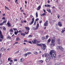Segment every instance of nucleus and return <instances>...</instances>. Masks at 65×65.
<instances>
[{"mask_svg": "<svg viewBox=\"0 0 65 65\" xmlns=\"http://www.w3.org/2000/svg\"><path fill=\"white\" fill-rule=\"evenodd\" d=\"M32 21L34 22V18H33L32 19Z\"/></svg>", "mask_w": 65, "mask_h": 65, "instance_id": "a19ab883", "label": "nucleus"}, {"mask_svg": "<svg viewBox=\"0 0 65 65\" xmlns=\"http://www.w3.org/2000/svg\"><path fill=\"white\" fill-rule=\"evenodd\" d=\"M3 30H5V31L6 30V28H5V27L4 26H3Z\"/></svg>", "mask_w": 65, "mask_h": 65, "instance_id": "c85d7f7f", "label": "nucleus"}, {"mask_svg": "<svg viewBox=\"0 0 65 65\" xmlns=\"http://www.w3.org/2000/svg\"><path fill=\"white\" fill-rule=\"evenodd\" d=\"M17 43H18V42H16L14 43V44H17Z\"/></svg>", "mask_w": 65, "mask_h": 65, "instance_id": "bf43d9fd", "label": "nucleus"}, {"mask_svg": "<svg viewBox=\"0 0 65 65\" xmlns=\"http://www.w3.org/2000/svg\"><path fill=\"white\" fill-rule=\"evenodd\" d=\"M19 53V51H16L15 52L14 54H18Z\"/></svg>", "mask_w": 65, "mask_h": 65, "instance_id": "a878e982", "label": "nucleus"}, {"mask_svg": "<svg viewBox=\"0 0 65 65\" xmlns=\"http://www.w3.org/2000/svg\"><path fill=\"white\" fill-rule=\"evenodd\" d=\"M27 54H28V55H30L31 54V53L30 52H28L27 53Z\"/></svg>", "mask_w": 65, "mask_h": 65, "instance_id": "58836bf2", "label": "nucleus"}, {"mask_svg": "<svg viewBox=\"0 0 65 65\" xmlns=\"http://www.w3.org/2000/svg\"><path fill=\"white\" fill-rule=\"evenodd\" d=\"M65 30L63 29L62 31H61V32L63 33L64 32H65Z\"/></svg>", "mask_w": 65, "mask_h": 65, "instance_id": "c9c22d12", "label": "nucleus"}, {"mask_svg": "<svg viewBox=\"0 0 65 65\" xmlns=\"http://www.w3.org/2000/svg\"><path fill=\"white\" fill-rule=\"evenodd\" d=\"M11 37H10V36H9L7 38V39H10L11 38Z\"/></svg>", "mask_w": 65, "mask_h": 65, "instance_id": "72a5a7b5", "label": "nucleus"}, {"mask_svg": "<svg viewBox=\"0 0 65 65\" xmlns=\"http://www.w3.org/2000/svg\"><path fill=\"white\" fill-rule=\"evenodd\" d=\"M36 17H38V13L37 12H36Z\"/></svg>", "mask_w": 65, "mask_h": 65, "instance_id": "de8ad7c7", "label": "nucleus"}, {"mask_svg": "<svg viewBox=\"0 0 65 65\" xmlns=\"http://www.w3.org/2000/svg\"><path fill=\"white\" fill-rule=\"evenodd\" d=\"M47 10L48 11V12H49V13H51V10L50 9H47Z\"/></svg>", "mask_w": 65, "mask_h": 65, "instance_id": "4be33fe9", "label": "nucleus"}, {"mask_svg": "<svg viewBox=\"0 0 65 65\" xmlns=\"http://www.w3.org/2000/svg\"><path fill=\"white\" fill-rule=\"evenodd\" d=\"M37 45L39 46H42V44H37Z\"/></svg>", "mask_w": 65, "mask_h": 65, "instance_id": "f3484780", "label": "nucleus"}, {"mask_svg": "<svg viewBox=\"0 0 65 65\" xmlns=\"http://www.w3.org/2000/svg\"><path fill=\"white\" fill-rule=\"evenodd\" d=\"M36 21H35L34 23V25H36Z\"/></svg>", "mask_w": 65, "mask_h": 65, "instance_id": "09e8293b", "label": "nucleus"}, {"mask_svg": "<svg viewBox=\"0 0 65 65\" xmlns=\"http://www.w3.org/2000/svg\"><path fill=\"white\" fill-rule=\"evenodd\" d=\"M21 35H22L23 36H25L26 35V34H25V33H21Z\"/></svg>", "mask_w": 65, "mask_h": 65, "instance_id": "aec40b11", "label": "nucleus"}, {"mask_svg": "<svg viewBox=\"0 0 65 65\" xmlns=\"http://www.w3.org/2000/svg\"><path fill=\"white\" fill-rule=\"evenodd\" d=\"M25 28L27 30H30V28H29V27H25Z\"/></svg>", "mask_w": 65, "mask_h": 65, "instance_id": "6ab92c4d", "label": "nucleus"}, {"mask_svg": "<svg viewBox=\"0 0 65 65\" xmlns=\"http://www.w3.org/2000/svg\"><path fill=\"white\" fill-rule=\"evenodd\" d=\"M39 23H40V24H41V23H42V21H40V22H39Z\"/></svg>", "mask_w": 65, "mask_h": 65, "instance_id": "052dcab7", "label": "nucleus"}, {"mask_svg": "<svg viewBox=\"0 0 65 65\" xmlns=\"http://www.w3.org/2000/svg\"><path fill=\"white\" fill-rule=\"evenodd\" d=\"M29 43H30V44H32V42L31 41H29Z\"/></svg>", "mask_w": 65, "mask_h": 65, "instance_id": "3c124183", "label": "nucleus"}, {"mask_svg": "<svg viewBox=\"0 0 65 65\" xmlns=\"http://www.w3.org/2000/svg\"><path fill=\"white\" fill-rule=\"evenodd\" d=\"M2 40L1 39H0V42H2Z\"/></svg>", "mask_w": 65, "mask_h": 65, "instance_id": "13d9d810", "label": "nucleus"}, {"mask_svg": "<svg viewBox=\"0 0 65 65\" xmlns=\"http://www.w3.org/2000/svg\"><path fill=\"white\" fill-rule=\"evenodd\" d=\"M58 47H59V49L60 50V51H63V48L62 47H61V46H58Z\"/></svg>", "mask_w": 65, "mask_h": 65, "instance_id": "9b49d317", "label": "nucleus"}, {"mask_svg": "<svg viewBox=\"0 0 65 65\" xmlns=\"http://www.w3.org/2000/svg\"><path fill=\"white\" fill-rule=\"evenodd\" d=\"M41 8V6H39L37 8V10H39V9H40Z\"/></svg>", "mask_w": 65, "mask_h": 65, "instance_id": "a211bd4d", "label": "nucleus"}, {"mask_svg": "<svg viewBox=\"0 0 65 65\" xmlns=\"http://www.w3.org/2000/svg\"><path fill=\"white\" fill-rule=\"evenodd\" d=\"M25 3L26 4H27V1H25Z\"/></svg>", "mask_w": 65, "mask_h": 65, "instance_id": "338daca9", "label": "nucleus"}, {"mask_svg": "<svg viewBox=\"0 0 65 65\" xmlns=\"http://www.w3.org/2000/svg\"><path fill=\"white\" fill-rule=\"evenodd\" d=\"M45 57H47L48 56V54H45Z\"/></svg>", "mask_w": 65, "mask_h": 65, "instance_id": "cd10ccee", "label": "nucleus"}, {"mask_svg": "<svg viewBox=\"0 0 65 65\" xmlns=\"http://www.w3.org/2000/svg\"><path fill=\"white\" fill-rule=\"evenodd\" d=\"M58 25L59 27H62V24L61 22H59L58 23Z\"/></svg>", "mask_w": 65, "mask_h": 65, "instance_id": "1a4fd4ad", "label": "nucleus"}, {"mask_svg": "<svg viewBox=\"0 0 65 65\" xmlns=\"http://www.w3.org/2000/svg\"><path fill=\"white\" fill-rule=\"evenodd\" d=\"M10 60H11V58H8V61H10Z\"/></svg>", "mask_w": 65, "mask_h": 65, "instance_id": "79ce46f5", "label": "nucleus"}, {"mask_svg": "<svg viewBox=\"0 0 65 65\" xmlns=\"http://www.w3.org/2000/svg\"><path fill=\"white\" fill-rule=\"evenodd\" d=\"M5 9H7V10H9V9L8 8V7H6V6H5Z\"/></svg>", "mask_w": 65, "mask_h": 65, "instance_id": "bb28decb", "label": "nucleus"}, {"mask_svg": "<svg viewBox=\"0 0 65 65\" xmlns=\"http://www.w3.org/2000/svg\"><path fill=\"white\" fill-rule=\"evenodd\" d=\"M3 22H2V23H1V26H3Z\"/></svg>", "mask_w": 65, "mask_h": 65, "instance_id": "864d4df0", "label": "nucleus"}, {"mask_svg": "<svg viewBox=\"0 0 65 65\" xmlns=\"http://www.w3.org/2000/svg\"><path fill=\"white\" fill-rule=\"evenodd\" d=\"M42 40H44L45 39V36H43L42 38Z\"/></svg>", "mask_w": 65, "mask_h": 65, "instance_id": "b1692460", "label": "nucleus"}, {"mask_svg": "<svg viewBox=\"0 0 65 65\" xmlns=\"http://www.w3.org/2000/svg\"><path fill=\"white\" fill-rule=\"evenodd\" d=\"M23 22H24V23H26L27 22V21L26 20L24 21Z\"/></svg>", "mask_w": 65, "mask_h": 65, "instance_id": "774afa93", "label": "nucleus"}, {"mask_svg": "<svg viewBox=\"0 0 65 65\" xmlns=\"http://www.w3.org/2000/svg\"><path fill=\"white\" fill-rule=\"evenodd\" d=\"M34 22L31 21V22L30 23H29V24L30 25H32V24H33V23Z\"/></svg>", "mask_w": 65, "mask_h": 65, "instance_id": "c756f323", "label": "nucleus"}, {"mask_svg": "<svg viewBox=\"0 0 65 65\" xmlns=\"http://www.w3.org/2000/svg\"><path fill=\"white\" fill-rule=\"evenodd\" d=\"M51 39H49L48 40H47V42H51Z\"/></svg>", "mask_w": 65, "mask_h": 65, "instance_id": "2f4dec72", "label": "nucleus"}, {"mask_svg": "<svg viewBox=\"0 0 65 65\" xmlns=\"http://www.w3.org/2000/svg\"><path fill=\"white\" fill-rule=\"evenodd\" d=\"M49 59L50 58H49V57L47 58L45 60L46 62H48L49 61H50Z\"/></svg>", "mask_w": 65, "mask_h": 65, "instance_id": "f8f14e48", "label": "nucleus"}, {"mask_svg": "<svg viewBox=\"0 0 65 65\" xmlns=\"http://www.w3.org/2000/svg\"><path fill=\"white\" fill-rule=\"evenodd\" d=\"M7 24L8 25L9 27H11V24H10L9 22L7 23Z\"/></svg>", "mask_w": 65, "mask_h": 65, "instance_id": "dca6fc26", "label": "nucleus"}, {"mask_svg": "<svg viewBox=\"0 0 65 65\" xmlns=\"http://www.w3.org/2000/svg\"><path fill=\"white\" fill-rule=\"evenodd\" d=\"M18 34V33H17L16 31H14V34L15 35H17V34Z\"/></svg>", "mask_w": 65, "mask_h": 65, "instance_id": "e433bc0d", "label": "nucleus"}, {"mask_svg": "<svg viewBox=\"0 0 65 65\" xmlns=\"http://www.w3.org/2000/svg\"><path fill=\"white\" fill-rule=\"evenodd\" d=\"M28 37H30V38H32V36L31 35H29L28 36Z\"/></svg>", "mask_w": 65, "mask_h": 65, "instance_id": "7c9ffc66", "label": "nucleus"}, {"mask_svg": "<svg viewBox=\"0 0 65 65\" xmlns=\"http://www.w3.org/2000/svg\"><path fill=\"white\" fill-rule=\"evenodd\" d=\"M48 21H46L44 24V26H48Z\"/></svg>", "mask_w": 65, "mask_h": 65, "instance_id": "39448f33", "label": "nucleus"}, {"mask_svg": "<svg viewBox=\"0 0 65 65\" xmlns=\"http://www.w3.org/2000/svg\"><path fill=\"white\" fill-rule=\"evenodd\" d=\"M6 22H7V20H6L4 21L3 22V24H4V23H6Z\"/></svg>", "mask_w": 65, "mask_h": 65, "instance_id": "473e14b6", "label": "nucleus"}, {"mask_svg": "<svg viewBox=\"0 0 65 65\" xmlns=\"http://www.w3.org/2000/svg\"><path fill=\"white\" fill-rule=\"evenodd\" d=\"M2 63V61L1 60H0V65H1V64Z\"/></svg>", "mask_w": 65, "mask_h": 65, "instance_id": "37998d69", "label": "nucleus"}, {"mask_svg": "<svg viewBox=\"0 0 65 65\" xmlns=\"http://www.w3.org/2000/svg\"><path fill=\"white\" fill-rule=\"evenodd\" d=\"M55 40L54 39H52L51 40V43H54L55 42Z\"/></svg>", "mask_w": 65, "mask_h": 65, "instance_id": "ddd939ff", "label": "nucleus"}, {"mask_svg": "<svg viewBox=\"0 0 65 65\" xmlns=\"http://www.w3.org/2000/svg\"><path fill=\"white\" fill-rule=\"evenodd\" d=\"M57 41H58V44H60L61 43V42H60V39H59L57 40Z\"/></svg>", "mask_w": 65, "mask_h": 65, "instance_id": "5701e85b", "label": "nucleus"}, {"mask_svg": "<svg viewBox=\"0 0 65 65\" xmlns=\"http://www.w3.org/2000/svg\"><path fill=\"white\" fill-rule=\"evenodd\" d=\"M42 45H43V46H41V48H42V49H43L44 51L45 50V47H46L45 44H42Z\"/></svg>", "mask_w": 65, "mask_h": 65, "instance_id": "7ed1b4c3", "label": "nucleus"}, {"mask_svg": "<svg viewBox=\"0 0 65 65\" xmlns=\"http://www.w3.org/2000/svg\"><path fill=\"white\" fill-rule=\"evenodd\" d=\"M23 14L24 15H26V14L24 12H23Z\"/></svg>", "mask_w": 65, "mask_h": 65, "instance_id": "680f3d73", "label": "nucleus"}, {"mask_svg": "<svg viewBox=\"0 0 65 65\" xmlns=\"http://www.w3.org/2000/svg\"><path fill=\"white\" fill-rule=\"evenodd\" d=\"M9 32H10V34H11V35H12V33H13V30L12 29H11L9 30Z\"/></svg>", "mask_w": 65, "mask_h": 65, "instance_id": "6e6552de", "label": "nucleus"}, {"mask_svg": "<svg viewBox=\"0 0 65 65\" xmlns=\"http://www.w3.org/2000/svg\"><path fill=\"white\" fill-rule=\"evenodd\" d=\"M27 55H28V54L27 53H26L25 54V57H27Z\"/></svg>", "mask_w": 65, "mask_h": 65, "instance_id": "49530a36", "label": "nucleus"}, {"mask_svg": "<svg viewBox=\"0 0 65 65\" xmlns=\"http://www.w3.org/2000/svg\"><path fill=\"white\" fill-rule=\"evenodd\" d=\"M24 42H28V41L27 40H24Z\"/></svg>", "mask_w": 65, "mask_h": 65, "instance_id": "6e6d98bb", "label": "nucleus"}, {"mask_svg": "<svg viewBox=\"0 0 65 65\" xmlns=\"http://www.w3.org/2000/svg\"><path fill=\"white\" fill-rule=\"evenodd\" d=\"M39 20V19L38 18H37L36 19V21H38Z\"/></svg>", "mask_w": 65, "mask_h": 65, "instance_id": "c03bdc74", "label": "nucleus"}, {"mask_svg": "<svg viewBox=\"0 0 65 65\" xmlns=\"http://www.w3.org/2000/svg\"><path fill=\"white\" fill-rule=\"evenodd\" d=\"M22 32V31L20 30L18 31V33H21Z\"/></svg>", "mask_w": 65, "mask_h": 65, "instance_id": "a18cd8bd", "label": "nucleus"}, {"mask_svg": "<svg viewBox=\"0 0 65 65\" xmlns=\"http://www.w3.org/2000/svg\"><path fill=\"white\" fill-rule=\"evenodd\" d=\"M39 23H37L36 25V26L35 28V30H37V29H38L39 28Z\"/></svg>", "mask_w": 65, "mask_h": 65, "instance_id": "423d86ee", "label": "nucleus"}, {"mask_svg": "<svg viewBox=\"0 0 65 65\" xmlns=\"http://www.w3.org/2000/svg\"><path fill=\"white\" fill-rule=\"evenodd\" d=\"M13 29L14 30V31H17V28H13Z\"/></svg>", "mask_w": 65, "mask_h": 65, "instance_id": "4c0bfd02", "label": "nucleus"}, {"mask_svg": "<svg viewBox=\"0 0 65 65\" xmlns=\"http://www.w3.org/2000/svg\"><path fill=\"white\" fill-rule=\"evenodd\" d=\"M16 40V41H19V40H21V39L19 38V37H18L17 38Z\"/></svg>", "mask_w": 65, "mask_h": 65, "instance_id": "4468645a", "label": "nucleus"}, {"mask_svg": "<svg viewBox=\"0 0 65 65\" xmlns=\"http://www.w3.org/2000/svg\"><path fill=\"white\" fill-rule=\"evenodd\" d=\"M48 56H49V58L50 59L53 58V55H49Z\"/></svg>", "mask_w": 65, "mask_h": 65, "instance_id": "9d476101", "label": "nucleus"}, {"mask_svg": "<svg viewBox=\"0 0 65 65\" xmlns=\"http://www.w3.org/2000/svg\"><path fill=\"white\" fill-rule=\"evenodd\" d=\"M9 64H10V65H11L12 64V63L11 62H10Z\"/></svg>", "mask_w": 65, "mask_h": 65, "instance_id": "0e129e2a", "label": "nucleus"}, {"mask_svg": "<svg viewBox=\"0 0 65 65\" xmlns=\"http://www.w3.org/2000/svg\"><path fill=\"white\" fill-rule=\"evenodd\" d=\"M3 16H5V14H3Z\"/></svg>", "mask_w": 65, "mask_h": 65, "instance_id": "69168bd1", "label": "nucleus"}, {"mask_svg": "<svg viewBox=\"0 0 65 65\" xmlns=\"http://www.w3.org/2000/svg\"><path fill=\"white\" fill-rule=\"evenodd\" d=\"M2 20H5V17H4L3 18H2Z\"/></svg>", "mask_w": 65, "mask_h": 65, "instance_id": "8fccbe9b", "label": "nucleus"}, {"mask_svg": "<svg viewBox=\"0 0 65 65\" xmlns=\"http://www.w3.org/2000/svg\"><path fill=\"white\" fill-rule=\"evenodd\" d=\"M1 58V54L0 53V59Z\"/></svg>", "mask_w": 65, "mask_h": 65, "instance_id": "5fc2aeb1", "label": "nucleus"}, {"mask_svg": "<svg viewBox=\"0 0 65 65\" xmlns=\"http://www.w3.org/2000/svg\"><path fill=\"white\" fill-rule=\"evenodd\" d=\"M28 32H29V30H28V31L27 32H25V34H27Z\"/></svg>", "mask_w": 65, "mask_h": 65, "instance_id": "4d7b16f0", "label": "nucleus"}, {"mask_svg": "<svg viewBox=\"0 0 65 65\" xmlns=\"http://www.w3.org/2000/svg\"><path fill=\"white\" fill-rule=\"evenodd\" d=\"M45 15H46V13H44L43 14H41V16H44Z\"/></svg>", "mask_w": 65, "mask_h": 65, "instance_id": "393cba45", "label": "nucleus"}, {"mask_svg": "<svg viewBox=\"0 0 65 65\" xmlns=\"http://www.w3.org/2000/svg\"><path fill=\"white\" fill-rule=\"evenodd\" d=\"M3 36L2 35V31L0 30V38L3 39Z\"/></svg>", "mask_w": 65, "mask_h": 65, "instance_id": "20e7f679", "label": "nucleus"}, {"mask_svg": "<svg viewBox=\"0 0 65 65\" xmlns=\"http://www.w3.org/2000/svg\"><path fill=\"white\" fill-rule=\"evenodd\" d=\"M40 62H41V63H43V60H40Z\"/></svg>", "mask_w": 65, "mask_h": 65, "instance_id": "603ef678", "label": "nucleus"}, {"mask_svg": "<svg viewBox=\"0 0 65 65\" xmlns=\"http://www.w3.org/2000/svg\"><path fill=\"white\" fill-rule=\"evenodd\" d=\"M24 61V59L23 58H21V59L20 60V62H23Z\"/></svg>", "mask_w": 65, "mask_h": 65, "instance_id": "2eb2a0df", "label": "nucleus"}, {"mask_svg": "<svg viewBox=\"0 0 65 65\" xmlns=\"http://www.w3.org/2000/svg\"><path fill=\"white\" fill-rule=\"evenodd\" d=\"M55 53H56L55 51H54L53 50H52L50 51V55H53V57L54 58H55L56 56V54H55Z\"/></svg>", "mask_w": 65, "mask_h": 65, "instance_id": "f257e3e1", "label": "nucleus"}, {"mask_svg": "<svg viewBox=\"0 0 65 65\" xmlns=\"http://www.w3.org/2000/svg\"><path fill=\"white\" fill-rule=\"evenodd\" d=\"M34 44H36L37 43H39L40 41H37L36 39L34 40L31 41Z\"/></svg>", "mask_w": 65, "mask_h": 65, "instance_id": "f03ea898", "label": "nucleus"}, {"mask_svg": "<svg viewBox=\"0 0 65 65\" xmlns=\"http://www.w3.org/2000/svg\"><path fill=\"white\" fill-rule=\"evenodd\" d=\"M48 36L47 35L46 36V39H48Z\"/></svg>", "mask_w": 65, "mask_h": 65, "instance_id": "f704fd0d", "label": "nucleus"}, {"mask_svg": "<svg viewBox=\"0 0 65 65\" xmlns=\"http://www.w3.org/2000/svg\"><path fill=\"white\" fill-rule=\"evenodd\" d=\"M17 61V59H14V61Z\"/></svg>", "mask_w": 65, "mask_h": 65, "instance_id": "e2e57ef3", "label": "nucleus"}, {"mask_svg": "<svg viewBox=\"0 0 65 65\" xmlns=\"http://www.w3.org/2000/svg\"><path fill=\"white\" fill-rule=\"evenodd\" d=\"M50 45L51 46H55V44H54V43L53 44H50Z\"/></svg>", "mask_w": 65, "mask_h": 65, "instance_id": "412c9836", "label": "nucleus"}, {"mask_svg": "<svg viewBox=\"0 0 65 65\" xmlns=\"http://www.w3.org/2000/svg\"><path fill=\"white\" fill-rule=\"evenodd\" d=\"M47 7H51V6H50V5H49L47 4Z\"/></svg>", "mask_w": 65, "mask_h": 65, "instance_id": "ea45409f", "label": "nucleus"}, {"mask_svg": "<svg viewBox=\"0 0 65 65\" xmlns=\"http://www.w3.org/2000/svg\"><path fill=\"white\" fill-rule=\"evenodd\" d=\"M5 50L4 47H2L0 49V52H3V51H5Z\"/></svg>", "mask_w": 65, "mask_h": 65, "instance_id": "0eeeda50", "label": "nucleus"}]
</instances>
